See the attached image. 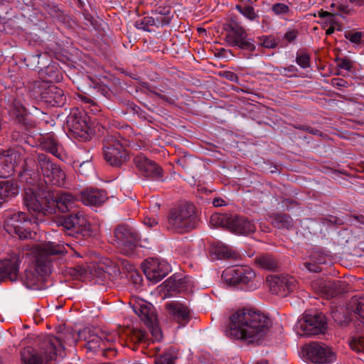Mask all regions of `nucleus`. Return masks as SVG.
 <instances>
[{
  "instance_id": "obj_28",
  "label": "nucleus",
  "mask_w": 364,
  "mask_h": 364,
  "mask_svg": "<svg viewBox=\"0 0 364 364\" xmlns=\"http://www.w3.org/2000/svg\"><path fill=\"white\" fill-rule=\"evenodd\" d=\"M230 222L229 230L232 232L240 235H249L256 230L255 223L243 217L233 215Z\"/></svg>"
},
{
  "instance_id": "obj_37",
  "label": "nucleus",
  "mask_w": 364,
  "mask_h": 364,
  "mask_svg": "<svg viewBox=\"0 0 364 364\" xmlns=\"http://www.w3.org/2000/svg\"><path fill=\"white\" fill-rule=\"evenodd\" d=\"M233 215L228 214H213L210 219V223L211 225L215 227H225L227 229H230V220L232 219Z\"/></svg>"
},
{
  "instance_id": "obj_2",
  "label": "nucleus",
  "mask_w": 364,
  "mask_h": 364,
  "mask_svg": "<svg viewBox=\"0 0 364 364\" xmlns=\"http://www.w3.org/2000/svg\"><path fill=\"white\" fill-rule=\"evenodd\" d=\"M50 189L48 186L41 183L33 185L25 188L23 194V205L27 210L36 215L38 222L43 220V217L50 213Z\"/></svg>"
},
{
  "instance_id": "obj_44",
  "label": "nucleus",
  "mask_w": 364,
  "mask_h": 364,
  "mask_svg": "<svg viewBox=\"0 0 364 364\" xmlns=\"http://www.w3.org/2000/svg\"><path fill=\"white\" fill-rule=\"evenodd\" d=\"M344 36L354 44L360 45L364 43V32L350 31L346 32Z\"/></svg>"
},
{
  "instance_id": "obj_10",
  "label": "nucleus",
  "mask_w": 364,
  "mask_h": 364,
  "mask_svg": "<svg viewBox=\"0 0 364 364\" xmlns=\"http://www.w3.org/2000/svg\"><path fill=\"white\" fill-rule=\"evenodd\" d=\"M104 156L110 165L119 166L126 161L128 154L122 142L110 135L104 139Z\"/></svg>"
},
{
  "instance_id": "obj_42",
  "label": "nucleus",
  "mask_w": 364,
  "mask_h": 364,
  "mask_svg": "<svg viewBox=\"0 0 364 364\" xmlns=\"http://www.w3.org/2000/svg\"><path fill=\"white\" fill-rule=\"evenodd\" d=\"M153 26L159 27V25L153 16H145L135 22V26L138 29H142L144 31H149V27Z\"/></svg>"
},
{
  "instance_id": "obj_17",
  "label": "nucleus",
  "mask_w": 364,
  "mask_h": 364,
  "mask_svg": "<svg viewBox=\"0 0 364 364\" xmlns=\"http://www.w3.org/2000/svg\"><path fill=\"white\" fill-rule=\"evenodd\" d=\"M312 287L322 296L331 299L343 293L346 288V284L341 280L318 279L312 283Z\"/></svg>"
},
{
  "instance_id": "obj_47",
  "label": "nucleus",
  "mask_w": 364,
  "mask_h": 364,
  "mask_svg": "<svg viewBox=\"0 0 364 364\" xmlns=\"http://www.w3.org/2000/svg\"><path fill=\"white\" fill-rule=\"evenodd\" d=\"M58 92H41V99L51 107L59 106L60 102L55 100Z\"/></svg>"
},
{
  "instance_id": "obj_6",
  "label": "nucleus",
  "mask_w": 364,
  "mask_h": 364,
  "mask_svg": "<svg viewBox=\"0 0 364 364\" xmlns=\"http://www.w3.org/2000/svg\"><path fill=\"white\" fill-rule=\"evenodd\" d=\"M65 247L52 242L38 245L35 247L36 272L40 276H46L51 272L50 255L63 254Z\"/></svg>"
},
{
  "instance_id": "obj_29",
  "label": "nucleus",
  "mask_w": 364,
  "mask_h": 364,
  "mask_svg": "<svg viewBox=\"0 0 364 364\" xmlns=\"http://www.w3.org/2000/svg\"><path fill=\"white\" fill-rule=\"evenodd\" d=\"M41 348L42 344L41 345L39 352L30 347L23 348L21 351V364H43V361L49 362L50 360H47L46 355L41 350Z\"/></svg>"
},
{
  "instance_id": "obj_35",
  "label": "nucleus",
  "mask_w": 364,
  "mask_h": 364,
  "mask_svg": "<svg viewBox=\"0 0 364 364\" xmlns=\"http://www.w3.org/2000/svg\"><path fill=\"white\" fill-rule=\"evenodd\" d=\"M9 114L11 117L15 118L18 122H23L27 115V111L23 105L21 100L15 98L11 105Z\"/></svg>"
},
{
  "instance_id": "obj_34",
  "label": "nucleus",
  "mask_w": 364,
  "mask_h": 364,
  "mask_svg": "<svg viewBox=\"0 0 364 364\" xmlns=\"http://www.w3.org/2000/svg\"><path fill=\"white\" fill-rule=\"evenodd\" d=\"M41 146L43 149L50 152L53 155L60 156V146L55 136L53 134H47L41 137Z\"/></svg>"
},
{
  "instance_id": "obj_53",
  "label": "nucleus",
  "mask_w": 364,
  "mask_h": 364,
  "mask_svg": "<svg viewBox=\"0 0 364 364\" xmlns=\"http://www.w3.org/2000/svg\"><path fill=\"white\" fill-rule=\"evenodd\" d=\"M146 326L149 328L154 339L159 341L162 338L161 331L158 326L156 321H154L151 326Z\"/></svg>"
},
{
  "instance_id": "obj_57",
  "label": "nucleus",
  "mask_w": 364,
  "mask_h": 364,
  "mask_svg": "<svg viewBox=\"0 0 364 364\" xmlns=\"http://www.w3.org/2000/svg\"><path fill=\"white\" fill-rule=\"evenodd\" d=\"M144 223L145 225L152 228L158 224V221L154 218H151V217L146 216L144 219Z\"/></svg>"
},
{
  "instance_id": "obj_15",
  "label": "nucleus",
  "mask_w": 364,
  "mask_h": 364,
  "mask_svg": "<svg viewBox=\"0 0 364 364\" xmlns=\"http://www.w3.org/2000/svg\"><path fill=\"white\" fill-rule=\"evenodd\" d=\"M143 271L148 280L156 284L162 280L171 271V267L164 260L149 258L144 262Z\"/></svg>"
},
{
  "instance_id": "obj_1",
  "label": "nucleus",
  "mask_w": 364,
  "mask_h": 364,
  "mask_svg": "<svg viewBox=\"0 0 364 364\" xmlns=\"http://www.w3.org/2000/svg\"><path fill=\"white\" fill-rule=\"evenodd\" d=\"M272 322L264 314L242 309L230 316L227 335L231 338L257 343L269 331Z\"/></svg>"
},
{
  "instance_id": "obj_36",
  "label": "nucleus",
  "mask_w": 364,
  "mask_h": 364,
  "mask_svg": "<svg viewBox=\"0 0 364 364\" xmlns=\"http://www.w3.org/2000/svg\"><path fill=\"white\" fill-rule=\"evenodd\" d=\"M213 252L217 255L218 259L232 258L236 259L238 254L235 250L223 244H218L213 248Z\"/></svg>"
},
{
  "instance_id": "obj_16",
  "label": "nucleus",
  "mask_w": 364,
  "mask_h": 364,
  "mask_svg": "<svg viewBox=\"0 0 364 364\" xmlns=\"http://www.w3.org/2000/svg\"><path fill=\"white\" fill-rule=\"evenodd\" d=\"M64 230L71 236L81 234L83 236L90 234V223L86 217L81 213L70 215L61 222Z\"/></svg>"
},
{
  "instance_id": "obj_18",
  "label": "nucleus",
  "mask_w": 364,
  "mask_h": 364,
  "mask_svg": "<svg viewBox=\"0 0 364 364\" xmlns=\"http://www.w3.org/2000/svg\"><path fill=\"white\" fill-rule=\"evenodd\" d=\"M134 162L144 176L152 179H158L162 176L161 168L144 155L139 154L136 156Z\"/></svg>"
},
{
  "instance_id": "obj_46",
  "label": "nucleus",
  "mask_w": 364,
  "mask_h": 364,
  "mask_svg": "<svg viewBox=\"0 0 364 364\" xmlns=\"http://www.w3.org/2000/svg\"><path fill=\"white\" fill-rule=\"evenodd\" d=\"M96 332L100 333V329L97 328L86 327L82 331L77 332V338L80 340H84L87 343L90 338L92 337Z\"/></svg>"
},
{
  "instance_id": "obj_3",
  "label": "nucleus",
  "mask_w": 364,
  "mask_h": 364,
  "mask_svg": "<svg viewBox=\"0 0 364 364\" xmlns=\"http://www.w3.org/2000/svg\"><path fill=\"white\" fill-rule=\"evenodd\" d=\"M195 207L183 203L171 209L168 215V228L178 232H188L196 228Z\"/></svg>"
},
{
  "instance_id": "obj_58",
  "label": "nucleus",
  "mask_w": 364,
  "mask_h": 364,
  "mask_svg": "<svg viewBox=\"0 0 364 364\" xmlns=\"http://www.w3.org/2000/svg\"><path fill=\"white\" fill-rule=\"evenodd\" d=\"M223 76L230 80V81H232V82H235L237 80L238 77H237V75L233 73V72H231V71H226L223 73Z\"/></svg>"
},
{
  "instance_id": "obj_41",
  "label": "nucleus",
  "mask_w": 364,
  "mask_h": 364,
  "mask_svg": "<svg viewBox=\"0 0 364 364\" xmlns=\"http://www.w3.org/2000/svg\"><path fill=\"white\" fill-rule=\"evenodd\" d=\"M350 309L364 318V298L353 296L350 301Z\"/></svg>"
},
{
  "instance_id": "obj_12",
  "label": "nucleus",
  "mask_w": 364,
  "mask_h": 364,
  "mask_svg": "<svg viewBox=\"0 0 364 364\" xmlns=\"http://www.w3.org/2000/svg\"><path fill=\"white\" fill-rule=\"evenodd\" d=\"M269 291L280 296H286L296 288L295 278L289 275H269L266 279Z\"/></svg>"
},
{
  "instance_id": "obj_52",
  "label": "nucleus",
  "mask_w": 364,
  "mask_h": 364,
  "mask_svg": "<svg viewBox=\"0 0 364 364\" xmlns=\"http://www.w3.org/2000/svg\"><path fill=\"white\" fill-rule=\"evenodd\" d=\"M336 63L338 68L347 71H350L353 68V62L348 58H338Z\"/></svg>"
},
{
  "instance_id": "obj_64",
  "label": "nucleus",
  "mask_w": 364,
  "mask_h": 364,
  "mask_svg": "<svg viewBox=\"0 0 364 364\" xmlns=\"http://www.w3.org/2000/svg\"><path fill=\"white\" fill-rule=\"evenodd\" d=\"M354 218L360 223L364 224V216L363 215H358L354 216Z\"/></svg>"
},
{
  "instance_id": "obj_9",
  "label": "nucleus",
  "mask_w": 364,
  "mask_h": 364,
  "mask_svg": "<svg viewBox=\"0 0 364 364\" xmlns=\"http://www.w3.org/2000/svg\"><path fill=\"white\" fill-rule=\"evenodd\" d=\"M326 329V321L322 314L306 315L295 327L300 336H309L323 333Z\"/></svg>"
},
{
  "instance_id": "obj_26",
  "label": "nucleus",
  "mask_w": 364,
  "mask_h": 364,
  "mask_svg": "<svg viewBox=\"0 0 364 364\" xmlns=\"http://www.w3.org/2000/svg\"><path fill=\"white\" fill-rule=\"evenodd\" d=\"M166 308L173 319L181 326L189 321V311L183 304L171 301L166 304Z\"/></svg>"
},
{
  "instance_id": "obj_55",
  "label": "nucleus",
  "mask_w": 364,
  "mask_h": 364,
  "mask_svg": "<svg viewBox=\"0 0 364 364\" xmlns=\"http://www.w3.org/2000/svg\"><path fill=\"white\" fill-rule=\"evenodd\" d=\"M262 45L267 48H274L277 46V43L276 40L272 37H265Z\"/></svg>"
},
{
  "instance_id": "obj_60",
  "label": "nucleus",
  "mask_w": 364,
  "mask_h": 364,
  "mask_svg": "<svg viewBox=\"0 0 364 364\" xmlns=\"http://www.w3.org/2000/svg\"><path fill=\"white\" fill-rule=\"evenodd\" d=\"M224 200L221 198H215L213 200V205L215 206V207H220V206H223L224 205Z\"/></svg>"
},
{
  "instance_id": "obj_49",
  "label": "nucleus",
  "mask_w": 364,
  "mask_h": 364,
  "mask_svg": "<svg viewBox=\"0 0 364 364\" xmlns=\"http://www.w3.org/2000/svg\"><path fill=\"white\" fill-rule=\"evenodd\" d=\"M299 34V31L296 28H289L284 35L283 39L287 43H291L294 42Z\"/></svg>"
},
{
  "instance_id": "obj_43",
  "label": "nucleus",
  "mask_w": 364,
  "mask_h": 364,
  "mask_svg": "<svg viewBox=\"0 0 364 364\" xmlns=\"http://www.w3.org/2000/svg\"><path fill=\"white\" fill-rule=\"evenodd\" d=\"M349 346L355 352L364 354V334L352 337Z\"/></svg>"
},
{
  "instance_id": "obj_39",
  "label": "nucleus",
  "mask_w": 364,
  "mask_h": 364,
  "mask_svg": "<svg viewBox=\"0 0 364 364\" xmlns=\"http://www.w3.org/2000/svg\"><path fill=\"white\" fill-rule=\"evenodd\" d=\"M177 358V352L173 348H169L155 359V364H173Z\"/></svg>"
},
{
  "instance_id": "obj_48",
  "label": "nucleus",
  "mask_w": 364,
  "mask_h": 364,
  "mask_svg": "<svg viewBox=\"0 0 364 364\" xmlns=\"http://www.w3.org/2000/svg\"><path fill=\"white\" fill-rule=\"evenodd\" d=\"M277 71L279 75L288 77L297 76V68L294 65H289L287 68H277Z\"/></svg>"
},
{
  "instance_id": "obj_19",
  "label": "nucleus",
  "mask_w": 364,
  "mask_h": 364,
  "mask_svg": "<svg viewBox=\"0 0 364 364\" xmlns=\"http://www.w3.org/2000/svg\"><path fill=\"white\" fill-rule=\"evenodd\" d=\"M43 82H36L38 88L40 90H52L53 86L52 84L60 82L62 79V74L58 67L55 64L49 65L46 67L40 73Z\"/></svg>"
},
{
  "instance_id": "obj_38",
  "label": "nucleus",
  "mask_w": 364,
  "mask_h": 364,
  "mask_svg": "<svg viewBox=\"0 0 364 364\" xmlns=\"http://www.w3.org/2000/svg\"><path fill=\"white\" fill-rule=\"evenodd\" d=\"M255 262L260 268L267 270H274L278 267L277 261L268 255L257 257Z\"/></svg>"
},
{
  "instance_id": "obj_31",
  "label": "nucleus",
  "mask_w": 364,
  "mask_h": 364,
  "mask_svg": "<svg viewBox=\"0 0 364 364\" xmlns=\"http://www.w3.org/2000/svg\"><path fill=\"white\" fill-rule=\"evenodd\" d=\"M152 14L159 26L168 25L173 18L171 8L169 6H158L152 11Z\"/></svg>"
},
{
  "instance_id": "obj_63",
  "label": "nucleus",
  "mask_w": 364,
  "mask_h": 364,
  "mask_svg": "<svg viewBox=\"0 0 364 364\" xmlns=\"http://www.w3.org/2000/svg\"><path fill=\"white\" fill-rule=\"evenodd\" d=\"M333 24L334 23H332V24L331 23V26L326 30V34L327 35H331V34H332L334 32L335 28L333 26Z\"/></svg>"
},
{
  "instance_id": "obj_27",
  "label": "nucleus",
  "mask_w": 364,
  "mask_h": 364,
  "mask_svg": "<svg viewBox=\"0 0 364 364\" xmlns=\"http://www.w3.org/2000/svg\"><path fill=\"white\" fill-rule=\"evenodd\" d=\"M133 310L146 326H151L154 321H156L154 309L149 303L139 302L134 305Z\"/></svg>"
},
{
  "instance_id": "obj_23",
  "label": "nucleus",
  "mask_w": 364,
  "mask_h": 364,
  "mask_svg": "<svg viewBox=\"0 0 364 364\" xmlns=\"http://www.w3.org/2000/svg\"><path fill=\"white\" fill-rule=\"evenodd\" d=\"M19 159L20 155L16 151L0 153V177L7 178L12 175Z\"/></svg>"
},
{
  "instance_id": "obj_5",
  "label": "nucleus",
  "mask_w": 364,
  "mask_h": 364,
  "mask_svg": "<svg viewBox=\"0 0 364 364\" xmlns=\"http://www.w3.org/2000/svg\"><path fill=\"white\" fill-rule=\"evenodd\" d=\"M79 340L77 332L73 330H67L59 337H46L42 342L41 350L45 353L47 360H54L58 355L63 357V343L73 345Z\"/></svg>"
},
{
  "instance_id": "obj_51",
  "label": "nucleus",
  "mask_w": 364,
  "mask_h": 364,
  "mask_svg": "<svg viewBox=\"0 0 364 364\" xmlns=\"http://www.w3.org/2000/svg\"><path fill=\"white\" fill-rule=\"evenodd\" d=\"M296 63L302 68H306L310 66V58L307 54L298 55L296 58Z\"/></svg>"
},
{
  "instance_id": "obj_21",
  "label": "nucleus",
  "mask_w": 364,
  "mask_h": 364,
  "mask_svg": "<svg viewBox=\"0 0 364 364\" xmlns=\"http://www.w3.org/2000/svg\"><path fill=\"white\" fill-rule=\"evenodd\" d=\"M231 31L232 34H228L227 38H228L229 42L232 45L250 51L255 50V46L252 42L247 39L246 31L242 27L237 24L231 26Z\"/></svg>"
},
{
  "instance_id": "obj_20",
  "label": "nucleus",
  "mask_w": 364,
  "mask_h": 364,
  "mask_svg": "<svg viewBox=\"0 0 364 364\" xmlns=\"http://www.w3.org/2000/svg\"><path fill=\"white\" fill-rule=\"evenodd\" d=\"M19 269L18 257L12 254L8 257L0 260V280L8 278L11 281L17 279Z\"/></svg>"
},
{
  "instance_id": "obj_11",
  "label": "nucleus",
  "mask_w": 364,
  "mask_h": 364,
  "mask_svg": "<svg viewBox=\"0 0 364 364\" xmlns=\"http://www.w3.org/2000/svg\"><path fill=\"white\" fill-rule=\"evenodd\" d=\"M303 356L314 363H327L336 360L332 350L324 344L312 342L301 348Z\"/></svg>"
},
{
  "instance_id": "obj_54",
  "label": "nucleus",
  "mask_w": 364,
  "mask_h": 364,
  "mask_svg": "<svg viewBox=\"0 0 364 364\" xmlns=\"http://www.w3.org/2000/svg\"><path fill=\"white\" fill-rule=\"evenodd\" d=\"M77 98L85 104H89L92 106L96 105V102L90 97L87 96L85 92H77Z\"/></svg>"
},
{
  "instance_id": "obj_4",
  "label": "nucleus",
  "mask_w": 364,
  "mask_h": 364,
  "mask_svg": "<svg viewBox=\"0 0 364 364\" xmlns=\"http://www.w3.org/2000/svg\"><path fill=\"white\" fill-rule=\"evenodd\" d=\"M222 277L229 285L249 290L257 289L261 284L255 272L248 266L228 268L223 271Z\"/></svg>"
},
{
  "instance_id": "obj_7",
  "label": "nucleus",
  "mask_w": 364,
  "mask_h": 364,
  "mask_svg": "<svg viewBox=\"0 0 364 364\" xmlns=\"http://www.w3.org/2000/svg\"><path fill=\"white\" fill-rule=\"evenodd\" d=\"M37 223L36 220L33 223L25 213L17 212L7 217L4 228L8 233L17 235L20 239L25 240L33 238V235L35 233L31 229L34 228Z\"/></svg>"
},
{
  "instance_id": "obj_8",
  "label": "nucleus",
  "mask_w": 364,
  "mask_h": 364,
  "mask_svg": "<svg viewBox=\"0 0 364 364\" xmlns=\"http://www.w3.org/2000/svg\"><path fill=\"white\" fill-rule=\"evenodd\" d=\"M38 161L45 178V186H48V184H53L63 186L65 185L66 174L59 166L53 163L44 154H38Z\"/></svg>"
},
{
  "instance_id": "obj_33",
  "label": "nucleus",
  "mask_w": 364,
  "mask_h": 364,
  "mask_svg": "<svg viewBox=\"0 0 364 364\" xmlns=\"http://www.w3.org/2000/svg\"><path fill=\"white\" fill-rule=\"evenodd\" d=\"M124 336H126L125 342L127 346L134 350H136V345L145 341L146 338L145 332L136 328L127 330Z\"/></svg>"
},
{
  "instance_id": "obj_24",
  "label": "nucleus",
  "mask_w": 364,
  "mask_h": 364,
  "mask_svg": "<svg viewBox=\"0 0 364 364\" xmlns=\"http://www.w3.org/2000/svg\"><path fill=\"white\" fill-rule=\"evenodd\" d=\"M353 12V9L350 8L349 5L341 2L332 3L330 5V11H321L318 12V16L321 18H326V20L330 23H336L335 16H338L345 17L346 15H350Z\"/></svg>"
},
{
  "instance_id": "obj_13",
  "label": "nucleus",
  "mask_w": 364,
  "mask_h": 364,
  "mask_svg": "<svg viewBox=\"0 0 364 364\" xmlns=\"http://www.w3.org/2000/svg\"><path fill=\"white\" fill-rule=\"evenodd\" d=\"M80 114L77 109H73L67 117L66 124L74 137L87 141L90 139L92 131Z\"/></svg>"
},
{
  "instance_id": "obj_32",
  "label": "nucleus",
  "mask_w": 364,
  "mask_h": 364,
  "mask_svg": "<svg viewBox=\"0 0 364 364\" xmlns=\"http://www.w3.org/2000/svg\"><path fill=\"white\" fill-rule=\"evenodd\" d=\"M18 186L10 180L0 181V205L6 199L18 195Z\"/></svg>"
},
{
  "instance_id": "obj_61",
  "label": "nucleus",
  "mask_w": 364,
  "mask_h": 364,
  "mask_svg": "<svg viewBox=\"0 0 364 364\" xmlns=\"http://www.w3.org/2000/svg\"><path fill=\"white\" fill-rule=\"evenodd\" d=\"M306 267L311 272H320L319 267H314V265L311 264L310 263H306Z\"/></svg>"
},
{
  "instance_id": "obj_14",
  "label": "nucleus",
  "mask_w": 364,
  "mask_h": 364,
  "mask_svg": "<svg viewBox=\"0 0 364 364\" xmlns=\"http://www.w3.org/2000/svg\"><path fill=\"white\" fill-rule=\"evenodd\" d=\"M138 240L137 234L125 225L118 226L114 231V242L124 255L134 250Z\"/></svg>"
},
{
  "instance_id": "obj_62",
  "label": "nucleus",
  "mask_w": 364,
  "mask_h": 364,
  "mask_svg": "<svg viewBox=\"0 0 364 364\" xmlns=\"http://www.w3.org/2000/svg\"><path fill=\"white\" fill-rule=\"evenodd\" d=\"M131 277L134 283H139L141 281V275L136 272L132 274Z\"/></svg>"
},
{
  "instance_id": "obj_56",
  "label": "nucleus",
  "mask_w": 364,
  "mask_h": 364,
  "mask_svg": "<svg viewBox=\"0 0 364 364\" xmlns=\"http://www.w3.org/2000/svg\"><path fill=\"white\" fill-rule=\"evenodd\" d=\"M331 84L336 88L347 87L348 82L343 78H333L331 80Z\"/></svg>"
},
{
  "instance_id": "obj_22",
  "label": "nucleus",
  "mask_w": 364,
  "mask_h": 364,
  "mask_svg": "<svg viewBox=\"0 0 364 364\" xmlns=\"http://www.w3.org/2000/svg\"><path fill=\"white\" fill-rule=\"evenodd\" d=\"M75 201V198L70 193L60 192L54 196L50 191V205L52 207L50 213H54L55 208L62 213L69 211L74 206Z\"/></svg>"
},
{
  "instance_id": "obj_45",
  "label": "nucleus",
  "mask_w": 364,
  "mask_h": 364,
  "mask_svg": "<svg viewBox=\"0 0 364 364\" xmlns=\"http://www.w3.org/2000/svg\"><path fill=\"white\" fill-rule=\"evenodd\" d=\"M236 9L240 12L244 16L247 18L253 21L258 17V15L255 11V9L252 6L250 5H237Z\"/></svg>"
},
{
  "instance_id": "obj_30",
  "label": "nucleus",
  "mask_w": 364,
  "mask_h": 364,
  "mask_svg": "<svg viewBox=\"0 0 364 364\" xmlns=\"http://www.w3.org/2000/svg\"><path fill=\"white\" fill-rule=\"evenodd\" d=\"M116 338L115 336L106 334L105 332L100 330V333L96 332L92 335V337L86 343L85 347L90 351H95L100 348L101 343H103L104 341L114 342L116 341Z\"/></svg>"
},
{
  "instance_id": "obj_25",
  "label": "nucleus",
  "mask_w": 364,
  "mask_h": 364,
  "mask_svg": "<svg viewBox=\"0 0 364 364\" xmlns=\"http://www.w3.org/2000/svg\"><path fill=\"white\" fill-rule=\"evenodd\" d=\"M107 198L105 191L87 188L80 193V200L86 205H102Z\"/></svg>"
},
{
  "instance_id": "obj_50",
  "label": "nucleus",
  "mask_w": 364,
  "mask_h": 364,
  "mask_svg": "<svg viewBox=\"0 0 364 364\" xmlns=\"http://www.w3.org/2000/svg\"><path fill=\"white\" fill-rule=\"evenodd\" d=\"M272 9L276 15L287 14L289 11V7L287 4L282 3L274 4L272 6Z\"/></svg>"
},
{
  "instance_id": "obj_40",
  "label": "nucleus",
  "mask_w": 364,
  "mask_h": 364,
  "mask_svg": "<svg viewBox=\"0 0 364 364\" xmlns=\"http://www.w3.org/2000/svg\"><path fill=\"white\" fill-rule=\"evenodd\" d=\"M273 224L278 228L289 229L293 226L292 218L286 214H281L277 215L273 221Z\"/></svg>"
},
{
  "instance_id": "obj_59",
  "label": "nucleus",
  "mask_w": 364,
  "mask_h": 364,
  "mask_svg": "<svg viewBox=\"0 0 364 364\" xmlns=\"http://www.w3.org/2000/svg\"><path fill=\"white\" fill-rule=\"evenodd\" d=\"M348 1L352 5L355 6L360 7L364 5V0H348Z\"/></svg>"
}]
</instances>
